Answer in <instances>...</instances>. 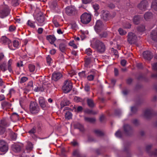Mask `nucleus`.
<instances>
[{
	"instance_id": "obj_1",
	"label": "nucleus",
	"mask_w": 157,
	"mask_h": 157,
	"mask_svg": "<svg viewBox=\"0 0 157 157\" xmlns=\"http://www.w3.org/2000/svg\"><path fill=\"white\" fill-rule=\"evenodd\" d=\"M92 46L93 48L96 49L99 53H103L105 50V45L102 41L99 40H96L93 43Z\"/></svg>"
},
{
	"instance_id": "obj_2",
	"label": "nucleus",
	"mask_w": 157,
	"mask_h": 157,
	"mask_svg": "<svg viewBox=\"0 0 157 157\" xmlns=\"http://www.w3.org/2000/svg\"><path fill=\"white\" fill-rule=\"evenodd\" d=\"M29 109L30 112L33 114L38 113L40 111V108L37 103L35 101L30 102Z\"/></svg>"
},
{
	"instance_id": "obj_3",
	"label": "nucleus",
	"mask_w": 157,
	"mask_h": 157,
	"mask_svg": "<svg viewBox=\"0 0 157 157\" xmlns=\"http://www.w3.org/2000/svg\"><path fill=\"white\" fill-rule=\"evenodd\" d=\"M80 18L82 23L84 24H86L90 21L91 16L90 14L85 13L81 15Z\"/></svg>"
},
{
	"instance_id": "obj_4",
	"label": "nucleus",
	"mask_w": 157,
	"mask_h": 157,
	"mask_svg": "<svg viewBox=\"0 0 157 157\" xmlns=\"http://www.w3.org/2000/svg\"><path fill=\"white\" fill-rule=\"evenodd\" d=\"M72 83L70 80H67L64 83L62 89L65 93H68L71 90L72 88Z\"/></svg>"
},
{
	"instance_id": "obj_5",
	"label": "nucleus",
	"mask_w": 157,
	"mask_h": 157,
	"mask_svg": "<svg viewBox=\"0 0 157 157\" xmlns=\"http://www.w3.org/2000/svg\"><path fill=\"white\" fill-rule=\"evenodd\" d=\"M127 37V41L130 44H134L136 42L137 37L134 33L129 32L128 33Z\"/></svg>"
},
{
	"instance_id": "obj_6",
	"label": "nucleus",
	"mask_w": 157,
	"mask_h": 157,
	"mask_svg": "<svg viewBox=\"0 0 157 157\" xmlns=\"http://www.w3.org/2000/svg\"><path fill=\"white\" fill-rule=\"evenodd\" d=\"M148 6V3L147 0H143L137 5V7L140 10L144 11L147 9Z\"/></svg>"
},
{
	"instance_id": "obj_7",
	"label": "nucleus",
	"mask_w": 157,
	"mask_h": 157,
	"mask_svg": "<svg viewBox=\"0 0 157 157\" xmlns=\"http://www.w3.org/2000/svg\"><path fill=\"white\" fill-rule=\"evenodd\" d=\"M103 24L102 22L100 20H98L94 27L95 30L97 33H99L103 29Z\"/></svg>"
},
{
	"instance_id": "obj_8",
	"label": "nucleus",
	"mask_w": 157,
	"mask_h": 157,
	"mask_svg": "<svg viewBox=\"0 0 157 157\" xmlns=\"http://www.w3.org/2000/svg\"><path fill=\"white\" fill-rule=\"evenodd\" d=\"M8 149V144L3 140H0V151L2 152H7Z\"/></svg>"
},
{
	"instance_id": "obj_9",
	"label": "nucleus",
	"mask_w": 157,
	"mask_h": 157,
	"mask_svg": "<svg viewBox=\"0 0 157 157\" xmlns=\"http://www.w3.org/2000/svg\"><path fill=\"white\" fill-rule=\"evenodd\" d=\"M10 9L8 7L4 8L0 10V17L2 18H3L7 16L10 13Z\"/></svg>"
},
{
	"instance_id": "obj_10",
	"label": "nucleus",
	"mask_w": 157,
	"mask_h": 157,
	"mask_svg": "<svg viewBox=\"0 0 157 157\" xmlns=\"http://www.w3.org/2000/svg\"><path fill=\"white\" fill-rule=\"evenodd\" d=\"M66 13L69 15L75 14L77 12L75 9L71 6H68L66 8Z\"/></svg>"
},
{
	"instance_id": "obj_11",
	"label": "nucleus",
	"mask_w": 157,
	"mask_h": 157,
	"mask_svg": "<svg viewBox=\"0 0 157 157\" xmlns=\"http://www.w3.org/2000/svg\"><path fill=\"white\" fill-rule=\"evenodd\" d=\"M124 131L128 135H130L133 133V131L132 128L128 124H125L123 126Z\"/></svg>"
},
{
	"instance_id": "obj_12",
	"label": "nucleus",
	"mask_w": 157,
	"mask_h": 157,
	"mask_svg": "<svg viewBox=\"0 0 157 157\" xmlns=\"http://www.w3.org/2000/svg\"><path fill=\"white\" fill-rule=\"evenodd\" d=\"M36 20L40 23H43L45 20L44 15L41 12L37 13L36 16Z\"/></svg>"
},
{
	"instance_id": "obj_13",
	"label": "nucleus",
	"mask_w": 157,
	"mask_h": 157,
	"mask_svg": "<svg viewBox=\"0 0 157 157\" xmlns=\"http://www.w3.org/2000/svg\"><path fill=\"white\" fill-rule=\"evenodd\" d=\"M143 56L145 59L150 60L153 57L152 53L150 51H147L143 52Z\"/></svg>"
},
{
	"instance_id": "obj_14",
	"label": "nucleus",
	"mask_w": 157,
	"mask_h": 157,
	"mask_svg": "<svg viewBox=\"0 0 157 157\" xmlns=\"http://www.w3.org/2000/svg\"><path fill=\"white\" fill-rule=\"evenodd\" d=\"M39 103L41 107L43 109L46 107L47 102L43 97H40L39 98Z\"/></svg>"
},
{
	"instance_id": "obj_15",
	"label": "nucleus",
	"mask_w": 157,
	"mask_h": 157,
	"mask_svg": "<svg viewBox=\"0 0 157 157\" xmlns=\"http://www.w3.org/2000/svg\"><path fill=\"white\" fill-rule=\"evenodd\" d=\"M101 18L105 21H107L109 20V13L107 11L102 10L101 11Z\"/></svg>"
},
{
	"instance_id": "obj_16",
	"label": "nucleus",
	"mask_w": 157,
	"mask_h": 157,
	"mask_svg": "<svg viewBox=\"0 0 157 157\" xmlns=\"http://www.w3.org/2000/svg\"><path fill=\"white\" fill-rule=\"evenodd\" d=\"M11 148L15 152H18L21 151V147L18 144H14L12 145Z\"/></svg>"
},
{
	"instance_id": "obj_17",
	"label": "nucleus",
	"mask_w": 157,
	"mask_h": 157,
	"mask_svg": "<svg viewBox=\"0 0 157 157\" xmlns=\"http://www.w3.org/2000/svg\"><path fill=\"white\" fill-rule=\"evenodd\" d=\"M62 74L59 72L53 73L52 76V79L55 81H57L62 77Z\"/></svg>"
},
{
	"instance_id": "obj_18",
	"label": "nucleus",
	"mask_w": 157,
	"mask_h": 157,
	"mask_svg": "<svg viewBox=\"0 0 157 157\" xmlns=\"http://www.w3.org/2000/svg\"><path fill=\"white\" fill-rule=\"evenodd\" d=\"M67 43L64 41L61 43L59 45V48L60 51L62 53H64L66 50Z\"/></svg>"
},
{
	"instance_id": "obj_19",
	"label": "nucleus",
	"mask_w": 157,
	"mask_h": 157,
	"mask_svg": "<svg viewBox=\"0 0 157 157\" xmlns=\"http://www.w3.org/2000/svg\"><path fill=\"white\" fill-rule=\"evenodd\" d=\"M151 37L153 41L157 42V30L152 31L151 33Z\"/></svg>"
},
{
	"instance_id": "obj_20",
	"label": "nucleus",
	"mask_w": 157,
	"mask_h": 157,
	"mask_svg": "<svg viewBox=\"0 0 157 157\" xmlns=\"http://www.w3.org/2000/svg\"><path fill=\"white\" fill-rule=\"evenodd\" d=\"M87 103L88 106L90 108H93L95 106L93 100L91 98H87Z\"/></svg>"
},
{
	"instance_id": "obj_21",
	"label": "nucleus",
	"mask_w": 157,
	"mask_h": 157,
	"mask_svg": "<svg viewBox=\"0 0 157 157\" xmlns=\"http://www.w3.org/2000/svg\"><path fill=\"white\" fill-rule=\"evenodd\" d=\"M46 39L48 40L50 43L52 44H53L54 41L56 40V39L54 36L51 35L47 36H46Z\"/></svg>"
},
{
	"instance_id": "obj_22",
	"label": "nucleus",
	"mask_w": 157,
	"mask_h": 157,
	"mask_svg": "<svg viewBox=\"0 0 157 157\" xmlns=\"http://www.w3.org/2000/svg\"><path fill=\"white\" fill-rule=\"evenodd\" d=\"M152 115V111L151 109L146 110L144 113V116L147 118H149Z\"/></svg>"
},
{
	"instance_id": "obj_23",
	"label": "nucleus",
	"mask_w": 157,
	"mask_h": 157,
	"mask_svg": "<svg viewBox=\"0 0 157 157\" xmlns=\"http://www.w3.org/2000/svg\"><path fill=\"white\" fill-rule=\"evenodd\" d=\"M144 17L145 19L147 21L152 18L153 14L151 12H147L144 14Z\"/></svg>"
},
{
	"instance_id": "obj_24",
	"label": "nucleus",
	"mask_w": 157,
	"mask_h": 157,
	"mask_svg": "<svg viewBox=\"0 0 157 157\" xmlns=\"http://www.w3.org/2000/svg\"><path fill=\"white\" fill-rule=\"evenodd\" d=\"M1 41L3 44H9L11 42V40L5 36H3L1 38Z\"/></svg>"
},
{
	"instance_id": "obj_25",
	"label": "nucleus",
	"mask_w": 157,
	"mask_h": 157,
	"mask_svg": "<svg viewBox=\"0 0 157 157\" xmlns=\"http://www.w3.org/2000/svg\"><path fill=\"white\" fill-rule=\"evenodd\" d=\"M75 128L79 129L81 132H83L85 130L83 126L79 123H77L75 124Z\"/></svg>"
},
{
	"instance_id": "obj_26",
	"label": "nucleus",
	"mask_w": 157,
	"mask_h": 157,
	"mask_svg": "<svg viewBox=\"0 0 157 157\" xmlns=\"http://www.w3.org/2000/svg\"><path fill=\"white\" fill-rule=\"evenodd\" d=\"M46 88V85L45 84H43L42 86L37 87L35 88L34 90L36 92L43 91Z\"/></svg>"
},
{
	"instance_id": "obj_27",
	"label": "nucleus",
	"mask_w": 157,
	"mask_h": 157,
	"mask_svg": "<svg viewBox=\"0 0 157 157\" xmlns=\"http://www.w3.org/2000/svg\"><path fill=\"white\" fill-rule=\"evenodd\" d=\"M70 104V102L69 101L67 100H63L60 103L61 108H62L65 106L69 105Z\"/></svg>"
},
{
	"instance_id": "obj_28",
	"label": "nucleus",
	"mask_w": 157,
	"mask_h": 157,
	"mask_svg": "<svg viewBox=\"0 0 157 157\" xmlns=\"http://www.w3.org/2000/svg\"><path fill=\"white\" fill-rule=\"evenodd\" d=\"M92 6L94 10L95 15L96 16H98L99 14V13L98 12V10L99 9V5L97 4H93Z\"/></svg>"
},
{
	"instance_id": "obj_29",
	"label": "nucleus",
	"mask_w": 157,
	"mask_h": 157,
	"mask_svg": "<svg viewBox=\"0 0 157 157\" xmlns=\"http://www.w3.org/2000/svg\"><path fill=\"white\" fill-rule=\"evenodd\" d=\"M2 106L4 109V108H9L11 105V104L7 101L2 102L1 104Z\"/></svg>"
},
{
	"instance_id": "obj_30",
	"label": "nucleus",
	"mask_w": 157,
	"mask_h": 157,
	"mask_svg": "<svg viewBox=\"0 0 157 157\" xmlns=\"http://www.w3.org/2000/svg\"><path fill=\"white\" fill-rule=\"evenodd\" d=\"M151 8L157 11V0H153L152 2Z\"/></svg>"
},
{
	"instance_id": "obj_31",
	"label": "nucleus",
	"mask_w": 157,
	"mask_h": 157,
	"mask_svg": "<svg viewBox=\"0 0 157 157\" xmlns=\"http://www.w3.org/2000/svg\"><path fill=\"white\" fill-rule=\"evenodd\" d=\"M0 68L4 72L7 70L6 67V63L3 62L2 63H0Z\"/></svg>"
},
{
	"instance_id": "obj_32",
	"label": "nucleus",
	"mask_w": 157,
	"mask_h": 157,
	"mask_svg": "<svg viewBox=\"0 0 157 157\" xmlns=\"http://www.w3.org/2000/svg\"><path fill=\"white\" fill-rule=\"evenodd\" d=\"M100 38H106L108 36V33L106 31H104L101 33H98Z\"/></svg>"
},
{
	"instance_id": "obj_33",
	"label": "nucleus",
	"mask_w": 157,
	"mask_h": 157,
	"mask_svg": "<svg viewBox=\"0 0 157 157\" xmlns=\"http://www.w3.org/2000/svg\"><path fill=\"white\" fill-rule=\"evenodd\" d=\"M140 16H135L133 19V21L135 24H138L139 23Z\"/></svg>"
},
{
	"instance_id": "obj_34",
	"label": "nucleus",
	"mask_w": 157,
	"mask_h": 157,
	"mask_svg": "<svg viewBox=\"0 0 157 157\" xmlns=\"http://www.w3.org/2000/svg\"><path fill=\"white\" fill-rule=\"evenodd\" d=\"M85 99V98L83 99L80 97H75L74 98V100L75 101L77 102H82V105H84L85 104V103H84V101Z\"/></svg>"
},
{
	"instance_id": "obj_35",
	"label": "nucleus",
	"mask_w": 157,
	"mask_h": 157,
	"mask_svg": "<svg viewBox=\"0 0 157 157\" xmlns=\"http://www.w3.org/2000/svg\"><path fill=\"white\" fill-rule=\"evenodd\" d=\"M94 132L97 135L99 136H102L104 135V133L99 130H95Z\"/></svg>"
},
{
	"instance_id": "obj_36",
	"label": "nucleus",
	"mask_w": 157,
	"mask_h": 157,
	"mask_svg": "<svg viewBox=\"0 0 157 157\" xmlns=\"http://www.w3.org/2000/svg\"><path fill=\"white\" fill-rule=\"evenodd\" d=\"M73 156H76L77 157H86L85 156H81L79 151L77 150L73 151Z\"/></svg>"
},
{
	"instance_id": "obj_37",
	"label": "nucleus",
	"mask_w": 157,
	"mask_h": 157,
	"mask_svg": "<svg viewBox=\"0 0 157 157\" xmlns=\"http://www.w3.org/2000/svg\"><path fill=\"white\" fill-rule=\"evenodd\" d=\"M84 119L86 121L90 123H93L96 121L95 119L93 118L85 117Z\"/></svg>"
},
{
	"instance_id": "obj_38",
	"label": "nucleus",
	"mask_w": 157,
	"mask_h": 157,
	"mask_svg": "<svg viewBox=\"0 0 157 157\" xmlns=\"http://www.w3.org/2000/svg\"><path fill=\"white\" fill-rule=\"evenodd\" d=\"M72 116V114L69 111H67L65 113V117L66 119H67L68 120L70 119L71 118Z\"/></svg>"
},
{
	"instance_id": "obj_39",
	"label": "nucleus",
	"mask_w": 157,
	"mask_h": 157,
	"mask_svg": "<svg viewBox=\"0 0 157 157\" xmlns=\"http://www.w3.org/2000/svg\"><path fill=\"white\" fill-rule=\"evenodd\" d=\"M33 148L32 144L30 142L28 143L26 147V149L29 151H30Z\"/></svg>"
},
{
	"instance_id": "obj_40",
	"label": "nucleus",
	"mask_w": 157,
	"mask_h": 157,
	"mask_svg": "<svg viewBox=\"0 0 157 157\" xmlns=\"http://www.w3.org/2000/svg\"><path fill=\"white\" fill-rule=\"evenodd\" d=\"M137 29L138 31L142 32L145 31V27L144 25H141L138 27Z\"/></svg>"
},
{
	"instance_id": "obj_41",
	"label": "nucleus",
	"mask_w": 157,
	"mask_h": 157,
	"mask_svg": "<svg viewBox=\"0 0 157 157\" xmlns=\"http://www.w3.org/2000/svg\"><path fill=\"white\" fill-rule=\"evenodd\" d=\"M86 71H82L81 72L78 73V75L81 78H85L86 77Z\"/></svg>"
},
{
	"instance_id": "obj_42",
	"label": "nucleus",
	"mask_w": 157,
	"mask_h": 157,
	"mask_svg": "<svg viewBox=\"0 0 157 157\" xmlns=\"http://www.w3.org/2000/svg\"><path fill=\"white\" fill-rule=\"evenodd\" d=\"M149 155L150 156L154 157L157 156V149H155L153 151L149 153Z\"/></svg>"
},
{
	"instance_id": "obj_43",
	"label": "nucleus",
	"mask_w": 157,
	"mask_h": 157,
	"mask_svg": "<svg viewBox=\"0 0 157 157\" xmlns=\"http://www.w3.org/2000/svg\"><path fill=\"white\" fill-rule=\"evenodd\" d=\"M91 57H90L86 59L85 60V66L86 67H88L91 61Z\"/></svg>"
},
{
	"instance_id": "obj_44",
	"label": "nucleus",
	"mask_w": 157,
	"mask_h": 157,
	"mask_svg": "<svg viewBox=\"0 0 157 157\" xmlns=\"http://www.w3.org/2000/svg\"><path fill=\"white\" fill-rule=\"evenodd\" d=\"M29 71L31 72L34 71L35 69V66L32 64H29Z\"/></svg>"
},
{
	"instance_id": "obj_45",
	"label": "nucleus",
	"mask_w": 157,
	"mask_h": 157,
	"mask_svg": "<svg viewBox=\"0 0 157 157\" xmlns=\"http://www.w3.org/2000/svg\"><path fill=\"white\" fill-rule=\"evenodd\" d=\"M118 32L119 34L121 35H124L126 34V32L122 28H120L118 29Z\"/></svg>"
},
{
	"instance_id": "obj_46",
	"label": "nucleus",
	"mask_w": 157,
	"mask_h": 157,
	"mask_svg": "<svg viewBox=\"0 0 157 157\" xmlns=\"http://www.w3.org/2000/svg\"><path fill=\"white\" fill-rule=\"evenodd\" d=\"M152 146V145L150 144V145H147L146 147V151H147V152L148 153L149 155V152H151L150 151V150L151 149V148Z\"/></svg>"
},
{
	"instance_id": "obj_47",
	"label": "nucleus",
	"mask_w": 157,
	"mask_h": 157,
	"mask_svg": "<svg viewBox=\"0 0 157 157\" xmlns=\"http://www.w3.org/2000/svg\"><path fill=\"white\" fill-rule=\"evenodd\" d=\"M131 25L128 22H126L124 24L123 27L126 29H129L131 27Z\"/></svg>"
},
{
	"instance_id": "obj_48",
	"label": "nucleus",
	"mask_w": 157,
	"mask_h": 157,
	"mask_svg": "<svg viewBox=\"0 0 157 157\" xmlns=\"http://www.w3.org/2000/svg\"><path fill=\"white\" fill-rule=\"evenodd\" d=\"M17 137V135L14 133L13 132L10 134V138L12 140H15Z\"/></svg>"
},
{
	"instance_id": "obj_49",
	"label": "nucleus",
	"mask_w": 157,
	"mask_h": 157,
	"mask_svg": "<svg viewBox=\"0 0 157 157\" xmlns=\"http://www.w3.org/2000/svg\"><path fill=\"white\" fill-rule=\"evenodd\" d=\"M19 45V43L18 41L14 40L13 42V46L15 48H17Z\"/></svg>"
},
{
	"instance_id": "obj_50",
	"label": "nucleus",
	"mask_w": 157,
	"mask_h": 157,
	"mask_svg": "<svg viewBox=\"0 0 157 157\" xmlns=\"http://www.w3.org/2000/svg\"><path fill=\"white\" fill-rule=\"evenodd\" d=\"M115 136L121 138L122 136L121 132L120 130L117 131L115 134Z\"/></svg>"
},
{
	"instance_id": "obj_51",
	"label": "nucleus",
	"mask_w": 157,
	"mask_h": 157,
	"mask_svg": "<svg viewBox=\"0 0 157 157\" xmlns=\"http://www.w3.org/2000/svg\"><path fill=\"white\" fill-rule=\"evenodd\" d=\"M28 78L26 77H22L20 79V82L21 83H24L26 82L28 80Z\"/></svg>"
},
{
	"instance_id": "obj_52",
	"label": "nucleus",
	"mask_w": 157,
	"mask_h": 157,
	"mask_svg": "<svg viewBox=\"0 0 157 157\" xmlns=\"http://www.w3.org/2000/svg\"><path fill=\"white\" fill-rule=\"evenodd\" d=\"M28 25L30 27L34 28L35 27V25L31 21L29 20L28 21Z\"/></svg>"
},
{
	"instance_id": "obj_53",
	"label": "nucleus",
	"mask_w": 157,
	"mask_h": 157,
	"mask_svg": "<svg viewBox=\"0 0 157 157\" xmlns=\"http://www.w3.org/2000/svg\"><path fill=\"white\" fill-rule=\"evenodd\" d=\"M85 52L88 55L90 56L91 55L92 51L91 49L89 48L86 50Z\"/></svg>"
},
{
	"instance_id": "obj_54",
	"label": "nucleus",
	"mask_w": 157,
	"mask_h": 157,
	"mask_svg": "<svg viewBox=\"0 0 157 157\" xmlns=\"http://www.w3.org/2000/svg\"><path fill=\"white\" fill-rule=\"evenodd\" d=\"M121 113L119 109H116L115 111V114L116 116H119L121 114Z\"/></svg>"
},
{
	"instance_id": "obj_55",
	"label": "nucleus",
	"mask_w": 157,
	"mask_h": 157,
	"mask_svg": "<svg viewBox=\"0 0 157 157\" xmlns=\"http://www.w3.org/2000/svg\"><path fill=\"white\" fill-rule=\"evenodd\" d=\"M46 60L47 63L49 65H50V63L51 62V61L52 60V59L49 56H48L46 57Z\"/></svg>"
},
{
	"instance_id": "obj_56",
	"label": "nucleus",
	"mask_w": 157,
	"mask_h": 157,
	"mask_svg": "<svg viewBox=\"0 0 157 157\" xmlns=\"http://www.w3.org/2000/svg\"><path fill=\"white\" fill-rule=\"evenodd\" d=\"M6 129L5 128L0 126V134H2L5 132Z\"/></svg>"
},
{
	"instance_id": "obj_57",
	"label": "nucleus",
	"mask_w": 157,
	"mask_h": 157,
	"mask_svg": "<svg viewBox=\"0 0 157 157\" xmlns=\"http://www.w3.org/2000/svg\"><path fill=\"white\" fill-rule=\"evenodd\" d=\"M132 123L135 125L137 126L139 124V122L137 119H134L132 121Z\"/></svg>"
},
{
	"instance_id": "obj_58",
	"label": "nucleus",
	"mask_w": 157,
	"mask_h": 157,
	"mask_svg": "<svg viewBox=\"0 0 157 157\" xmlns=\"http://www.w3.org/2000/svg\"><path fill=\"white\" fill-rule=\"evenodd\" d=\"M12 2L14 6H16L19 4L18 0H12Z\"/></svg>"
},
{
	"instance_id": "obj_59",
	"label": "nucleus",
	"mask_w": 157,
	"mask_h": 157,
	"mask_svg": "<svg viewBox=\"0 0 157 157\" xmlns=\"http://www.w3.org/2000/svg\"><path fill=\"white\" fill-rule=\"evenodd\" d=\"M83 109V108L81 106H79L78 107L77 109L75 111L77 112H82Z\"/></svg>"
},
{
	"instance_id": "obj_60",
	"label": "nucleus",
	"mask_w": 157,
	"mask_h": 157,
	"mask_svg": "<svg viewBox=\"0 0 157 157\" xmlns=\"http://www.w3.org/2000/svg\"><path fill=\"white\" fill-rule=\"evenodd\" d=\"M36 132V128L33 127L31 130L29 131V132L30 134H34Z\"/></svg>"
},
{
	"instance_id": "obj_61",
	"label": "nucleus",
	"mask_w": 157,
	"mask_h": 157,
	"mask_svg": "<svg viewBox=\"0 0 157 157\" xmlns=\"http://www.w3.org/2000/svg\"><path fill=\"white\" fill-rule=\"evenodd\" d=\"M94 76L93 75H90L87 77V79L89 81L93 80L94 78Z\"/></svg>"
},
{
	"instance_id": "obj_62",
	"label": "nucleus",
	"mask_w": 157,
	"mask_h": 157,
	"mask_svg": "<svg viewBox=\"0 0 157 157\" xmlns=\"http://www.w3.org/2000/svg\"><path fill=\"white\" fill-rule=\"evenodd\" d=\"M137 110V108L136 106L132 107L131 108V111L133 113H135Z\"/></svg>"
},
{
	"instance_id": "obj_63",
	"label": "nucleus",
	"mask_w": 157,
	"mask_h": 157,
	"mask_svg": "<svg viewBox=\"0 0 157 157\" xmlns=\"http://www.w3.org/2000/svg\"><path fill=\"white\" fill-rule=\"evenodd\" d=\"M85 90L86 92H88L90 90V86L87 84H86L84 87Z\"/></svg>"
},
{
	"instance_id": "obj_64",
	"label": "nucleus",
	"mask_w": 157,
	"mask_h": 157,
	"mask_svg": "<svg viewBox=\"0 0 157 157\" xmlns=\"http://www.w3.org/2000/svg\"><path fill=\"white\" fill-rule=\"evenodd\" d=\"M33 82L32 81H30L28 83L27 86L29 88H31L33 86Z\"/></svg>"
}]
</instances>
